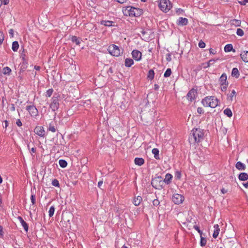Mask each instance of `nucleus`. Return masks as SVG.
<instances>
[{
    "mask_svg": "<svg viewBox=\"0 0 248 248\" xmlns=\"http://www.w3.org/2000/svg\"><path fill=\"white\" fill-rule=\"evenodd\" d=\"M203 131L200 128L193 129L189 135V142H199L203 139Z\"/></svg>",
    "mask_w": 248,
    "mask_h": 248,
    "instance_id": "1",
    "label": "nucleus"
},
{
    "mask_svg": "<svg viewBox=\"0 0 248 248\" xmlns=\"http://www.w3.org/2000/svg\"><path fill=\"white\" fill-rule=\"evenodd\" d=\"M202 103L205 107L215 108L218 105V100L214 96H206L202 100Z\"/></svg>",
    "mask_w": 248,
    "mask_h": 248,
    "instance_id": "2",
    "label": "nucleus"
},
{
    "mask_svg": "<svg viewBox=\"0 0 248 248\" xmlns=\"http://www.w3.org/2000/svg\"><path fill=\"white\" fill-rule=\"evenodd\" d=\"M159 7L164 12H168L172 7L171 4L169 0H160Z\"/></svg>",
    "mask_w": 248,
    "mask_h": 248,
    "instance_id": "3",
    "label": "nucleus"
},
{
    "mask_svg": "<svg viewBox=\"0 0 248 248\" xmlns=\"http://www.w3.org/2000/svg\"><path fill=\"white\" fill-rule=\"evenodd\" d=\"M219 82L221 86V90L222 92H225L228 85V82L227 80V75L225 73L222 74L219 79Z\"/></svg>",
    "mask_w": 248,
    "mask_h": 248,
    "instance_id": "4",
    "label": "nucleus"
},
{
    "mask_svg": "<svg viewBox=\"0 0 248 248\" xmlns=\"http://www.w3.org/2000/svg\"><path fill=\"white\" fill-rule=\"evenodd\" d=\"M108 50L109 53L114 56L118 57L121 54L119 47L115 45L109 46Z\"/></svg>",
    "mask_w": 248,
    "mask_h": 248,
    "instance_id": "5",
    "label": "nucleus"
},
{
    "mask_svg": "<svg viewBox=\"0 0 248 248\" xmlns=\"http://www.w3.org/2000/svg\"><path fill=\"white\" fill-rule=\"evenodd\" d=\"M60 96H53L52 102L50 104V108L54 111L57 110L59 107Z\"/></svg>",
    "mask_w": 248,
    "mask_h": 248,
    "instance_id": "6",
    "label": "nucleus"
},
{
    "mask_svg": "<svg viewBox=\"0 0 248 248\" xmlns=\"http://www.w3.org/2000/svg\"><path fill=\"white\" fill-rule=\"evenodd\" d=\"M162 183L161 177H157L152 179L151 184L155 188L160 189L161 187V184Z\"/></svg>",
    "mask_w": 248,
    "mask_h": 248,
    "instance_id": "7",
    "label": "nucleus"
},
{
    "mask_svg": "<svg viewBox=\"0 0 248 248\" xmlns=\"http://www.w3.org/2000/svg\"><path fill=\"white\" fill-rule=\"evenodd\" d=\"M172 200L174 203L178 204L181 203L184 201L185 198L181 194H175L173 195Z\"/></svg>",
    "mask_w": 248,
    "mask_h": 248,
    "instance_id": "8",
    "label": "nucleus"
},
{
    "mask_svg": "<svg viewBox=\"0 0 248 248\" xmlns=\"http://www.w3.org/2000/svg\"><path fill=\"white\" fill-rule=\"evenodd\" d=\"M197 91L194 89H192L188 92V94H187V98L192 102L193 100H194L196 97L197 96Z\"/></svg>",
    "mask_w": 248,
    "mask_h": 248,
    "instance_id": "9",
    "label": "nucleus"
},
{
    "mask_svg": "<svg viewBox=\"0 0 248 248\" xmlns=\"http://www.w3.org/2000/svg\"><path fill=\"white\" fill-rule=\"evenodd\" d=\"M27 110H28L31 116H36L38 114L37 108L33 106H29L27 107Z\"/></svg>",
    "mask_w": 248,
    "mask_h": 248,
    "instance_id": "10",
    "label": "nucleus"
},
{
    "mask_svg": "<svg viewBox=\"0 0 248 248\" xmlns=\"http://www.w3.org/2000/svg\"><path fill=\"white\" fill-rule=\"evenodd\" d=\"M34 132L40 137H44L45 135V130L42 126H36L34 130Z\"/></svg>",
    "mask_w": 248,
    "mask_h": 248,
    "instance_id": "11",
    "label": "nucleus"
},
{
    "mask_svg": "<svg viewBox=\"0 0 248 248\" xmlns=\"http://www.w3.org/2000/svg\"><path fill=\"white\" fill-rule=\"evenodd\" d=\"M132 55L133 58L136 61H140L141 58V53L137 50H134L132 52Z\"/></svg>",
    "mask_w": 248,
    "mask_h": 248,
    "instance_id": "12",
    "label": "nucleus"
},
{
    "mask_svg": "<svg viewBox=\"0 0 248 248\" xmlns=\"http://www.w3.org/2000/svg\"><path fill=\"white\" fill-rule=\"evenodd\" d=\"M220 229L218 224H215L214 226V232L213 234V237L214 238H217L219 233Z\"/></svg>",
    "mask_w": 248,
    "mask_h": 248,
    "instance_id": "13",
    "label": "nucleus"
},
{
    "mask_svg": "<svg viewBox=\"0 0 248 248\" xmlns=\"http://www.w3.org/2000/svg\"><path fill=\"white\" fill-rule=\"evenodd\" d=\"M18 219L20 222L21 225L23 227L24 230L26 232H28V225L27 223L23 219V218L21 217H17Z\"/></svg>",
    "mask_w": 248,
    "mask_h": 248,
    "instance_id": "14",
    "label": "nucleus"
},
{
    "mask_svg": "<svg viewBox=\"0 0 248 248\" xmlns=\"http://www.w3.org/2000/svg\"><path fill=\"white\" fill-rule=\"evenodd\" d=\"M230 23L232 26L239 27L241 25V21L238 19H232L230 20Z\"/></svg>",
    "mask_w": 248,
    "mask_h": 248,
    "instance_id": "15",
    "label": "nucleus"
},
{
    "mask_svg": "<svg viewBox=\"0 0 248 248\" xmlns=\"http://www.w3.org/2000/svg\"><path fill=\"white\" fill-rule=\"evenodd\" d=\"M235 167L238 170H245L246 169V165L240 161L236 163Z\"/></svg>",
    "mask_w": 248,
    "mask_h": 248,
    "instance_id": "16",
    "label": "nucleus"
},
{
    "mask_svg": "<svg viewBox=\"0 0 248 248\" xmlns=\"http://www.w3.org/2000/svg\"><path fill=\"white\" fill-rule=\"evenodd\" d=\"M113 23H114L113 21L109 20H102L101 21V24L107 27L114 26V25Z\"/></svg>",
    "mask_w": 248,
    "mask_h": 248,
    "instance_id": "17",
    "label": "nucleus"
},
{
    "mask_svg": "<svg viewBox=\"0 0 248 248\" xmlns=\"http://www.w3.org/2000/svg\"><path fill=\"white\" fill-rule=\"evenodd\" d=\"M241 57L244 62H248V51H244L241 54Z\"/></svg>",
    "mask_w": 248,
    "mask_h": 248,
    "instance_id": "18",
    "label": "nucleus"
},
{
    "mask_svg": "<svg viewBox=\"0 0 248 248\" xmlns=\"http://www.w3.org/2000/svg\"><path fill=\"white\" fill-rule=\"evenodd\" d=\"M141 197L138 196L136 198H135L133 200V203L135 206H138L140 203L142 201Z\"/></svg>",
    "mask_w": 248,
    "mask_h": 248,
    "instance_id": "19",
    "label": "nucleus"
},
{
    "mask_svg": "<svg viewBox=\"0 0 248 248\" xmlns=\"http://www.w3.org/2000/svg\"><path fill=\"white\" fill-rule=\"evenodd\" d=\"M135 163L139 166L143 165L144 163V160L142 158H136L134 160Z\"/></svg>",
    "mask_w": 248,
    "mask_h": 248,
    "instance_id": "20",
    "label": "nucleus"
},
{
    "mask_svg": "<svg viewBox=\"0 0 248 248\" xmlns=\"http://www.w3.org/2000/svg\"><path fill=\"white\" fill-rule=\"evenodd\" d=\"M239 179L241 181H245L248 179V174L247 173H241L239 175Z\"/></svg>",
    "mask_w": 248,
    "mask_h": 248,
    "instance_id": "21",
    "label": "nucleus"
},
{
    "mask_svg": "<svg viewBox=\"0 0 248 248\" xmlns=\"http://www.w3.org/2000/svg\"><path fill=\"white\" fill-rule=\"evenodd\" d=\"M236 94V93L234 90H233L231 93L228 95V99L229 101H233L234 98H235V96Z\"/></svg>",
    "mask_w": 248,
    "mask_h": 248,
    "instance_id": "22",
    "label": "nucleus"
},
{
    "mask_svg": "<svg viewBox=\"0 0 248 248\" xmlns=\"http://www.w3.org/2000/svg\"><path fill=\"white\" fill-rule=\"evenodd\" d=\"M232 77L238 78L239 76V72L237 68H233L232 72Z\"/></svg>",
    "mask_w": 248,
    "mask_h": 248,
    "instance_id": "23",
    "label": "nucleus"
},
{
    "mask_svg": "<svg viewBox=\"0 0 248 248\" xmlns=\"http://www.w3.org/2000/svg\"><path fill=\"white\" fill-rule=\"evenodd\" d=\"M133 60L131 59L126 58L125 60V65L129 67L133 64Z\"/></svg>",
    "mask_w": 248,
    "mask_h": 248,
    "instance_id": "24",
    "label": "nucleus"
},
{
    "mask_svg": "<svg viewBox=\"0 0 248 248\" xmlns=\"http://www.w3.org/2000/svg\"><path fill=\"white\" fill-rule=\"evenodd\" d=\"M19 47V44L17 41H14L13 42L12 49V50L16 52L17 51Z\"/></svg>",
    "mask_w": 248,
    "mask_h": 248,
    "instance_id": "25",
    "label": "nucleus"
},
{
    "mask_svg": "<svg viewBox=\"0 0 248 248\" xmlns=\"http://www.w3.org/2000/svg\"><path fill=\"white\" fill-rule=\"evenodd\" d=\"M232 50L235 51V50L233 49V46L232 44H228L225 46L224 47V51L225 52H229Z\"/></svg>",
    "mask_w": 248,
    "mask_h": 248,
    "instance_id": "26",
    "label": "nucleus"
},
{
    "mask_svg": "<svg viewBox=\"0 0 248 248\" xmlns=\"http://www.w3.org/2000/svg\"><path fill=\"white\" fill-rule=\"evenodd\" d=\"M172 178V175L168 173L165 176V178L164 179V182L167 184H169L170 183Z\"/></svg>",
    "mask_w": 248,
    "mask_h": 248,
    "instance_id": "27",
    "label": "nucleus"
},
{
    "mask_svg": "<svg viewBox=\"0 0 248 248\" xmlns=\"http://www.w3.org/2000/svg\"><path fill=\"white\" fill-rule=\"evenodd\" d=\"M152 153L154 155V157L155 159H159V150L158 149L154 148L152 150Z\"/></svg>",
    "mask_w": 248,
    "mask_h": 248,
    "instance_id": "28",
    "label": "nucleus"
},
{
    "mask_svg": "<svg viewBox=\"0 0 248 248\" xmlns=\"http://www.w3.org/2000/svg\"><path fill=\"white\" fill-rule=\"evenodd\" d=\"M201 241H200V245L202 247H204L206 245L207 240L205 238L203 237L202 235H200Z\"/></svg>",
    "mask_w": 248,
    "mask_h": 248,
    "instance_id": "29",
    "label": "nucleus"
},
{
    "mask_svg": "<svg viewBox=\"0 0 248 248\" xmlns=\"http://www.w3.org/2000/svg\"><path fill=\"white\" fill-rule=\"evenodd\" d=\"M155 73L153 70H149L148 74V78L149 79L152 80L154 78Z\"/></svg>",
    "mask_w": 248,
    "mask_h": 248,
    "instance_id": "30",
    "label": "nucleus"
},
{
    "mask_svg": "<svg viewBox=\"0 0 248 248\" xmlns=\"http://www.w3.org/2000/svg\"><path fill=\"white\" fill-rule=\"evenodd\" d=\"M224 113L229 117L232 116V112L229 108H226L224 110Z\"/></svg>",
    "mask_w": 248,
    "mask_h": 248,
    "instance_id": "31",
    "label": "nucleus"
},
{
    "mask_svg": "<svg viewBox=\"0 0 248 248\" xmlns=\"http://www.w3.org/2000/svg\"><path fill=\"white\" fill-rule=\"evenodd\" d=\"M186 21V18L180 17L178 20V24L179 25H185Z\"/></svg>",
    "mask_w": 248,
    "mask_h": 248,
    "instance_id": "32",
    "label": "nucleus"
},
{
    "mask_svg": "<svg viewBox=\"0 0 248 248\" xmlns=\"http://www.w3.org/2000/svg\"><path fill=\"white\" fill-rule=\"evenodd\" d=\"M59 165L62 168H65L67 165V163L64 160L61 159L59 160Z\"/></svg>",
    "mask_w": 248,
    "mask_h": 248,
    "instance_id": "33",
    "label": "nucleus"
},
{
    "mask_svg": "<svg viewBox=\"0 0 248 248\" xmlns=\"http://www.w3.org/2000/svg\"><path fill=\"white\" fill-rule=\"evenodd\" d=\"M72 41L73 42H75L78 45H79L80 43V40L76 36H72Z\"/></svg>",
    "mask_w": 248,
    "mask_h": 248,
    "instance_id": "34",
    "label": "nucleus"
},
{
    "mask_svg": "<svg viewBox=\"0 0 248 248\" xmlns=\"http://www.w3.org/2000/svg\"><path fill=\"white\" fill-rule=\"evenodd\" d=\"M11 72V69L8 67H5L3 69V73L4 74H9Z\"/></svg>",
    "mask_w": 248,
    "mask_h": 248,
    "instance_id": "35",
    "label": "nucleus"
},
{
    "mask_svg": "<svg viewBox=\"0 0 248 248\" xmlns=\"http://www.w3.org/2000/svg\"><path fill=\"white\" fill-rule=\"evenodd\" d=\"M171 73V69L170 68H168L167 69L165 73H164V76L166 78L169 77L170 76Z\"/></svg>",
    "mask_w": 248,
    "mask_h": 248,
    "instance_id": "36",
    "label": "nucleus"
},
{
    "mask_svg": "<svg viewBox=\"0 0 248 248\" xmlns=\"http://www.w3.org/2000/svg\"><path fill=\"white\" fill-rule=\"evenodd\" d=\"M55 211V208L54 206L50 207L49 210V216L50 217H51L53 216L54 213Z\"/></svg>",
    "mask_w": 248,
    "mask_h": 248,
    "instance_id": "37",
    "label": "nucleus"
},
{
    "mask_svg": "<svg viewBox=\"0 0 248 248\" xmlns=\"http://www.w3.org/2000/svg\"><path fill=\"white\" fill-rule=\"evenodd\" d=\"M218 59H211L209 60L207 63V67H209L211 65H213L215 62H216L217 60H218Z\"/></svg>",
    "mask_w": 248,
    "mask_h": 248,
    "instance_id": "38",
    "label": "nucleus"
},
{
    "mask_svg": "<svg viewBox=\"0 0 248 248\" xmlns=\"http://www.w3.org/2000/svg\"><path fill=\"white\" fill-rule=\"evenodd\" d=\"M236 33L238 36H242L244 35V31L241 29H237Z\"/></svg>",
    "mask_w": 248,
    "mask_h": 248,
    "instance_id": "39",
    "label": "nucleus"
},
{
    "mask_svg": "<svg viewBox=\"0 0 248 248\" xmlns=\"http://www.w3.org/2000/svg\"><path fill=\"white\" fill-rule=\"evenodd\" d=\"M52 184L55 186H59V182L57 179H54L52 182Z\"/></svg>",
    "mask_w": 248,
    "mask_h": 248,
    "instance_id": "40",
    "label": "nucleus"
},
{
    "mask_svg": "<svg viewBox=\"0 0 248 248\" xmlns=\"http://www.w3.org/2000/svg\"><path fill=\"white\" fill-rule=\"evenodd\" d=\"M198 46L201 48H204L205 46V44L202 41H200L199 43Z\"/></svg>",
    "mask_w": 248,
    "mask_h": 248,
    "instance_id": "41",
    "label": "nucleus"
},
{
    "mask_svg": "<svg viewBox=\"0 0 248 248\" xmlns=\"http://www.w3.org/2000/svg\"><path fill=\"white\" fill-rule=\"evenodd\" d=\"M159 201H158V200L157 199H155L153 201V205L154 206H158L159 204Z\"/></svg>",
    "mask_w": 248,
    "mask_h": 248,
    "instance_id": "42",
    "label": "nucleus"
},
{
    "mask_svg": "<svg viewBox=\"0 0 248 248\" xmlns=\"http://www.w3.org/2000/svg\"><path fill=\"white\" fill-rule=\"evenodd\" d=\"M31 200L32 205H33L35 203V197L34 195L32 194L31 195Z\"/></svg>",
    "mask_w": 248,
    "mask_h": 248,
    "instance_id": "43",
    "label": "nucleus"
},
{
    "mask_svg": "<svg viewBox=\"0 0 248 248\" xmlns=\"http://www.w3.org/2000/svg\"><path fill=\"white\" fill-rule=\"evenodd\" d=\"M53 93V90L52 89H49L46 92V95H47L48 97H50Z\"/></svg>",
    "mask_w": 248,
    "mask_h": 248,
    "instance_id": "44",
    "label": "nucleus"
},
{
    "mask_svg": "<svg viewBox=\"0 0 248 248\" xmlns=\"http://www.w3.org/2000/svg\"><path fill=\"white\" fill-rule=\"evenodd\" d=\"M194 228L198 231V232L200 233V235H202V232L200 230L199 228L197 226L194 225Z\"/></svg>",
    "mask_w": 248,
    "mask_h": 248,
    "instance_id": "45",
    "label": "nucleus"
},
{
    "mask_svg": "<svg viewBox=\"0 0 248 248\" xmlns=\"http://www.w3.org/2000/svg\"><path fill=\"white\" fill-rule=\"evenodd\" d=\"M4 40V36L2 32H0V45L1 44Z\"/></svg>",
    "mask_w": 248,
    "mask_h": 248,
    "instance_id": "46",
    "label": "nucleus"
},
{
    "mask_svg": "<svg viewBox=\"0 0 248 248\" xmlns=\"http://www.w3.org/2000/svg\"><path fill=\"white\" fill-rule=\"evenodd\" d=\"M183 13H184V10L181 9H178L176 10V13L178 14V15H180Z\"/></svg>",
    "mask_w": 248,
    "mask_h": 248,
    "instance_id": "47",
    "label": "nucleus"
},
{
    "mask_svg": "<svg viewBox=\"0 0 248 248\" xmlns=\"http://www.w3.org/2000/svg\"><path fill=\"white\" fill-rule=\"evenodd\" d=\"M49 130L52 132H55L56 131V129L54 126L50 125Z\"/></svg>",
    "mask_w": 248,
    "mask_h": 248,
    "instance_id": "48",
    "label": "nucleus"
},
{
    "mask_svg": "<svg viewBox=\"0 0 248 248\" xmlns=\"http://www.w3.org/2000/svg\"><path fill=\"white\" fill-rule=\"evenodd\" d=\"M16 124L18 126H21L22 125V124L20 121V119H17L16 120Z\"/></svg>",
    "mask_w": 248,
    "mask_h": 248,
    "instance_id": "49",
    "label": "nucleus"
},
{
    "mask_svg": "<svg viewBox=\"0 0 248 248\" xmlns=\"http://www.w3.org/2000/svg\"><path fill=\"white\" fill-rule=\"evenodd\" d=\"M9 34L11 37H13L14 36V30L13 29H10L9 31Z\"/></svg>",
    "mask_w": 248,
    "mask_h": 248,
    "instance_id": "50",
    "label": "nucleus"
},
{
    "mask_svg": "<svg viewBox=\"0 0 248 248\" xmlns=\"http://www.w3.org/2000/svg\"><path fill=\"white\" fill-rule=\"evenodd\" d=\"M198 113L201 114L203 113V109L202 108H197Z\"/></svg>",
    "mask_w": 248,
    "mask_h": 248,
    "instance_id": "51",
    "label": "nucleus"
},
{
    "mask_svg": "<svg viewBox=\"0 0 248 248\" xmlns=\"http://www.w3.org/2000/svg\"><path fill=\"white\" fill-rule=\"evenodd\" d=\"M166 60L168 62H170L171 61V56L170 54H167Z\"/></svg>",
    "mask_w": 248,
    "mask_h": 248,
    "instance_id": "52",
    "label": "nucleus"
},
{
    "mask_svg": "<svg viewBox=\"0 0 248 248\" xmlns=\"http://www.w3.org/2000/svg\"><path fill=\"white\" fill-rule=\"evenodd\" d=\"M1 1L2 3H3L4 4H7L9 2V0H0Z\"/></svg>",
    "mask_w": 248,
    "mask_h": 248,
    "instance_id": "53",
    "label": "nucleus"
},
{
    "mask_svg": "<svg viewBox=\"0 0 248 248\" xmlns=\"http://www.w3.org/2000/svg\"><path fill=\"white\" fill-rule=\"evenodd\" d=\"M238 2L241 4V5H245L246 3V2H245V0H244L243 1H238Z\"/></svg>",
    "mask_w": 248,
    "mask_h": 248,
    "instance_id": "54",
    "label": "nucleus"
},
{
    "mask_svg": "<svg viewBox=\"0 0 248 248\" xmlns=\"http://www.w3.org/2000/svg\"><path fill=\"white\" fill-rule=\"evenodd\" d=\"M221 192L222 194H225L227 192V190L225 189V188H223L221 190Z\"/></svg>",
    "mask_w": 248,
    "mask_h": 248,
    "instance_id": "55",
    "label": "nucleus"
},
{
    "mask_svg": "<svg viewBox=\"0 0 248 248\" xmlns=\"http://www.w3.org/2000/svg\"><path fill=\"white\" fill-rule=\"evenodd\" d=\"M127 9H128V11L130 12V13H129V15L133 14L132 11H131L132 9V7H127ZM133 15H135V14L134 13Z\"/></svg>",
    "mask_w": 248,
    "mask_h": 248,
    "instance_id": "56",
    "label": "nucleus"
},
{
    "mask_svg": "<svg viewBox=\"0 0 248 248\" xmlns=\"http://www.w3.org/2000/svg\"><path fill=\"white\" fill-rule=\"evenodd\" d=\"M115 0L120 3H123L126 1V0Z\"/></svg>",
    "mask_w": 248,
    "mask_h": 248,
    "instance_id": "57",
    "label": "nucleus"
},
{
    "mask_svg": "<svg viewBox=\"0 0 248 248\" xmlns=\"http://www.w3.org/2000/svg\"><path fill=\"white\" fill-rule=\"evenodd\" d=\"M0 235L2 236V228L1 226H0Z\"/></svg>",
    "mask_w": 248,
    "mask_h": 248,
    "instance_id": "58",
    "label": "nucleus"
},
{
    "mask_svg": "<svg viewBox=\"0 0 248 248\" xmlns=\"http://www.w3.org/2000/svg\"><path fill=\"white\" fill-rule=\"evenodd\" d=\"M103 184V181H99L98 183V186L100 187V186H101V185H102Z\"/></svg>",
    "mask_w": 248,
    "mask_h": 248,
    "instance_id": "59",
    "label": "nucleus"
},
{
    "mask_svg": "<svg viewBox=\"0 0 248 248\" xmlns=\"http://www.w3.org/2000/svg\"><path fill=\"white\" fill-rule=\"evenodd\" d=\"M243 185L246 188H248V181L246 183H244Z\"/></svg>",
    "mask_w": 248,
    "mask_h": 248,
    "instance_id": "60",
    "label": "nucleus"
},
{
    "mask_svg": "<svg viewBox=\"0 0 248 248\" xmlns=\"http://www.w3.org/2000/svg\"><path fill=\"white\" fill-rule=\"evenodd\" d=\"M176 177H177L178 179H180V177H181V174H180V173H179V172H177Z\"/></svg>",
    "mask_w": 248,
    "mask_h": 248,
    "instance_id": "61",
    "label": "nucleus"
},
{
    "mask_svg": "<svg viewBox=\"0 0 248 248\" xmlns=\"http://www.w3.org/2000/svg\"><path fill=\"white\" fill-rule=\"evenodd\" d=\"M34 69H35V70H40V66H34Z\"/></svg>",
    "mask_w": 248,
    "mask_h": 248,
    "instance_id": "62",
    "label": "nucleus"
},
{
    "mask_svg": "<svg viewBox=\"0 0 248 248\" xmlns=\"http://www.w3.org/2000/svg\"><path fill=\"white\" fill-rule=\"evenodd\" d=\"M158 88H159V86H158V85H157V84H155V90H158Z\"/></svg>",
    "mask_w": 248,
    "mask_h": 248,
    "instance_id": "63",
    "label": "nucleus"
},
{
    "mask_svg": "<svg viewBox=\"0 0 248 248\" xmlns=\"http://www.w3.org/2000/svg\"><path fill=\"white\" fill-rule=\"evenodd\" d=\"M35 151H36V149H35V148H33H33H32L31 149V152L32 153H35Z\"/></svg>",
    "mask_w": 248,
    "mask_h": 248,
    "instance_id": "64",
    "label": "nucleus"
}]
</instances>
